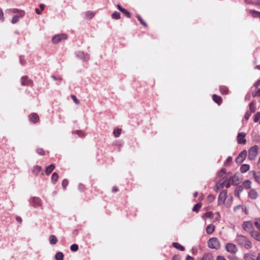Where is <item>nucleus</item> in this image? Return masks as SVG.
<instances>
[{"label": "nucleus", "mask_w": 260, "mask_h": 260, "mask_svg": "<svg viewBox=\"0 0 260 260\" xmlns=\"http://www.w3.org/2000/svg\"><path fill=\"white\" fill-rule=\"evenodd\" d=\"M226 193V190H223L220 193L218 198V205L229 207L232 205V198L231 196H227Z\"/></svg>", "instance_id": "nucleus-1"}, {"label": "nucleus", "mask_w": 260, "mask_h": 260, "mask_svg": "<svg viewBox=\"0 0 260 260\" xmlns=\"http://www.w3.org/2000/svg\"><path fill=\"white\" fill-rule=\"evenodd\" d=\"M236 241L238 244L246 249H250L252 247L251 243L244 236H238L236 238Z\"/></svg>", "instance_id": "nucleus-2"}, {"label": "nucleus", "mask_w": 260, "mask_h": 260, "mask_svg": "<svg viewBox=\"0 0 260 260\" xmlns=\"http://www.w3.org/2000/svg\"><path fill=\"white\" fill-rule=\"evenodd\" d=\"M208 246L213 249H219L220 248V243L219 240L216 237L210 238L207 242Z\"/></svg>", "instance_id": "nucleus-3"}, {"label": "nucleus", "mask_w": 260, "mask_h": 260, "mask_svg": "<svg viewBox=\"0 0 260 260\" xmlns=\"http://www.w3.org/2000/svg\"><path fill=\"white\" fill-rule=\"evenodd\" d=\"M258 147L254 145L251 147L248 150V159L250 160H254L257 156L258 153Z\"/></svg>", "instance_id": "nucleus-4"}, {"label": "nucleus", "mask_w": 260, "mask_h": 260, "mask_svg": "<svg viewBox=\"0 0 260 260\" xmlns=\"http://www.w3.org/2000/svg\"><path fill=\"white\" fill-rule=\"evenodd\" d=\"M67 36L64 34H58L52 38V41L54 44H57L61 41L67 39Z\"/></svg>", "instance_id": "nucleus-5"}, {"label": "nucleus", "mask_w": 260, "mask_h": 260, "mask_svg": "<svg viewBox=\"0 0 260 260\" xmlns=\"http://www.w3.org/2000/svg\"><path fill=\"white\" fill-rule=\"evenodd\" d=\"M226 251L231 253H235L238 251V248L236 245L232 243H228L225 245Z\"/></svg>", "instance_id": "nucleus-6"}, {"label": "nucleus", "mask_w": 260, "mask_h": 260, "mask_svg": "<svg viewBox=\"0 0 260 260\" xmlns=\"http://www.w3.org/2000/svg\"><path fill=\"white\" fill-rule=\"evenodd\" d=\"M30 204L34 207H39L42 206V203L40 199L34 197L30 199Z\"/></svg>", "instance_id": "nucleus-7"}, {"label": "nucleus", "mask_w": 260, "mask_h": 260, "mask_svg": "<svg viewBox=\"0 0 260 260\" xmlns=\"http://www.w3.org/2000/svg\"><path fill=\"white\" fill-rule=\"evenodd\" d=\"M246 133L241 132L238 135L237 142L240 144H245L246 143Z\"/></svg>", "instance_id": "nucleus-8"}, {"label": "nucleus", "mask_w": 260, "mask_h": 260, "mask_svg": "<svg viewBox=\"0 0 260 260\" xmlns=\"http://www.w3.org/2000/svg\"><path fill=\"white\" fill-rule=\"evenodd\" d=\"M243 228L244 230L251 232L253 230V224L251 221H245L243 224Z\"/></svg>", "instance_id": "nucleus-9"}, {"label": "nucleus", "mask_w": 260, "mask_h": 260, "mask_svg": "<svg viewBox=\"0 0 260 260\" xmlns=\"http://www.w3.org/2000/svg\"><path fill=\"white\" fill-rule=\"evenodd\" d=\"M247 156V151L244 150L242 151L237 157L236 161L237 163H241Z\"/></svg>", "instance_id": "nucleus-10"}, {"label": "nucleus", "mask_w": 260, "mask_h": 260, "mask_svg": "<svg viewBox=\"0 0 260 260\" xmlns=\"http://www.w3.org/2000/svg\"><path fill=\"white\" fill-rule=\"evenodd\" d=\"M248 197L252 200L256 199L258 197V193L256 190L251 189L248 192Z\"/></svg>", "instance_id": "nucleus-11"}, {"label": "nucleus", "mask_w": 260, "mask_h": 260, "mask_svg": "<svg viewBox=\"0 0 260 260\" xmlns=\"http://www.w3.org/2000/svg\"><path fill=\"white\" fill-rule=\"evenodd\" d=\"M215 227L212 224H210L207 225L206 229V233L208 235L212 234L215 231Z\"/></svg>", "instance_id": "nucleus-12"}, {"label": "nucleus", "mask_w": 260, "mask_h": 260, "mask_svg": "<svg viewBox=\"0 0 260 260\" xmlns=\"http://www.w3.org/2000/svg\"><path fill=\"white\" fill-rule=\"evenodd\" d=\"M10 13H18L20 17H23L24 15V12L23 11H19L17 9H10L8 11Z\"/></svg>", "instance_id": "nucleus-13"}, {"label": "nucleus", "mask_w": 260, "mask_h": 260, "mask_svg": "<svg viewBox=\"0 0 260 260\" xmlns=\"http://www.w3.org/2000/svg\"><path fill=\"white\" fill-rule=\"evenodd\" d=\"M29 119L31 121L33 122H37L39 120V116L36 113H32L29 116Z\"/></svg>", "instance_id": "nucleus-14"}, {"label": "nucleus", "mask_w": 260, "mask_h": 260, "mask_svg": "<svg viewBox=\"0 0 260 260\" xmlns=\"http://www.w3.org/2000/svg\"><path fill=\"white\" fill-rule=\"evenodd\" d=\"M49 243L52 245H54L57 242V239L54 235H51L49 237Z\"/></svg>", "instance_id": "nucleus-15"}, {"label": "nucleus", "mask_w": 260, "mask_h": 260, "mask_svg": "<svg viewBox=\"0 0 260 260\" xmlns=\"http://www.w3.org/2000/svg\"><path fill=\"white\" fill-rule=\"evenodd\" d=\"M55 166L54 165H50V166H48L46 169V174L47 175H49L54 169Z\"/></svg>", "instance_id": "nucleus-16"}, {"label": "nucleus", "mask_w": 260, "mask_h": 260, "mask_svg": "<svg viewBox=\"0 0 260 260\" xmlns=\"http://www.w3.org/2000/svg\"><path fill=\"white\" fill-rule=\"evenodd\" d=\"M250 167L247 164H243L240 167V171L242 173H245L249 170Z\"/></svg>", "instance_id": "nucleus-17"}, {"label": "nucleus", "mask_w": 260, "mask_h": 260, "mask_svg": "<svg viewBox=\"0 0 260 260\" xmlns=\"http://www.w3.org/2000/svg\"><path fill=\"white\" fill-rule=\"evenodd\" d=\"M249 13L253 17L260 18V12L255 10H250Z\"/></svg>", "instance_id": "nucleus-18"}, {"label": "nucleus", "mask_w": 260, "mask_h": 260, "mask_svg": "<svg viewBox=\"0 0 260 260\" xmlns=\"http://www.w3.org/2000/svg\"><path fill=\"white\" fill-rule=\"evenodd\" d=\"M201 260H213V256L210 253L205 254Z\"/></svg>", "instance_id": "nucleus-19"}, {"label": "nucleus", "mask_w": 260, "mask_h": 260, "mask_svg": "<svg viewBox=\"0 0 260 260\" xmlns=\"http://www.w3.org/2000/svg\"><path fill=\"white\" fill-rule=\"evenodd\" d=\"M245 260H254V256L251 253L245 254L244 256Z\"/></svg>", "instance_id": "nucleus-20"}, {"label": "nucleus", "mask_w": 260, "mask_h": 260, "mask_svg": "<svg viewBox=\"0 0 260 260\" xmlns=\"http://www.w3.org/2000/svg\"><path fill=\"white\" fill-rule=\"evenodd\" d=\"M253 176L255 181L260 183V172H254Z\"/></svg>", "instance_id": "nucleus-21"}, {"label": "nucleus", "mask_w": 260, "mask_h": 260, "mask_svg": "<svg viewBox=\"0 0 260 260\" xmlns=\"http://www.w3.org/2000/svg\"><path fill=\"white\" fill-rule=\"evenodd\" d=\"M251 182L249 180H246L243 183V186L246 189H249L251 186Z\"/></svg>", "instance_id": "nucleus-22"}, {"label": "nucleus", "mask_w": 260, "mask_h": 260, "mask_svg": "<svg viewBox=\"0 0 260 260\" xmlns=\"http://www.w3.org/2000/svg\"><path fill=\"white\" fill-rule=\"evenodd\" d=\"M251 236L253 238L259 241H260V233L257 232H253L252 233Z\"/></svg>", "instance_id": "nucleus-23"}, {"label": "nucleus", "mask_w": 260, "mask_h": 260, "mask_svg": "<svg viewBox=\"0 0 260 260\" xmlns=\"http://www.w3.org/2000/svg\"><path fill=\"white\" fill-rule=\"evenodd\" d=\"M213 100L218 104H219L221 102V99L220 96H217L215 94H213L212 96Z\"/></svg>", "instance_id": "nucleus-24"}, {"label": "nucleus", "mask_w": 260, "mask_h": 260, "mask_svg": "<svg viewBox=\"0 0 260 260\" xmlns=\"http://www.w3.org/2000/svg\"><path fill=\"white\" fill-rule=\"evenodd\" d=\"M42 170V168L40 166H36L34 167L33 169V173L37 175Z\"/></svg>", "instance_id": "nucleus-25"}, {"label": "nucleus", "mask_w": 260, "mask_h": 260, "mask_svg": "<svg viewBox=\"0 0 260 260\" xmlns=\"http://www.w3.org/2000/svg\"><path fill=\"white\" fill-rule=\"evenodd\" d=\"M55 258L56 260H63V254L62 252H59L55 255Z\"/></svg>", "instance_id": "nucleus-26"}, {"label": "nucleus", "mask_w": 260, "mask_h": 260, "mask_svg": "<svg viewBox=\"0 0 260 260\" xmlns=\"http://www.w3.org/2000/svg\"><path fill=\"white\" fill-rule=\"evenodd\" d=\"M95 13L93 12L88 11L85 13L86 18L91 19L94 16Z\"/></svg>", "instance_id": "nucleus-27"}, {"label": "nucleus", "mask_w": 260, "mask_h": 260, "mask_svg": "<svg viewBox=\"0 0 260 260\" xmlns=\"http://www.w3.org/2000/svg\"><path fill=\"white\" fill-rule=\"evenodd\" d=\"M212 215L211 212H208L204 214L202 216V218L206 220L207 218H210Z\"/></svg>", "instance_id": "nucleus-28"}, {"label": "nucleus", "mask_w": 260, "mask_h": 260, "mask_svg": "<svg viewBox=\"0 0 260 260\" xmlns=\"http://www.w3.org/2000/svg\"><path fill=\"white\" fill-rule=\"evenodd\" d=\"M173 245H174V247L175 248H176L177 249H178L181 251L184 250V247L182 245H181L180 244H179L178 243H174Z\"/></svg>", "instance_id": "nucleus-29"}, {"label": "nucleus", "mask_w": 260, "mask_h": 260, "mask_svg": "<svg viewBox=\"0 0 260 260\" xmlns=\"http://www.w3.org/2000/svg\"><path fill=\"white\" fill-rule=\"evenodd\" d=\"M201 203H198L197 204L193 207L192 210L193 211H195V212H198L199 210V209H200V208L201 207Z\"/></svg>", "instance_id": "nucleus-30"}, {"label": "nucleus", "mask_w": 260, "mask_h": 260, "mask_svg": "<svg viewBox=\"0 0 260 260\" xmlns=\"http://www.w3.org/2000/svg\"><path fill=\"white\" fill-rule=\"evenodd\" d=\"M20 16H17V15H15L14 16L12 19V20H11V22L13 24H15L16 23V22H17L19 19V18H20Z\"/></svg>", "instance_id": "nucleus-31"}, {"label": "nucleus", "mask_w": 260, "mask_h": 260, "mask_svg": "<svg viewBox=\"0 0 260 260\" xmlns=\"http://www.w3.org/2000/svg\"><path fill=\"white\" fill-rule=\"evenodd\" d=\"M120 13L117 12H115L114 13H113L112 15V17L113 18V19H118L120 18Z\"/></svg>", "instance_id": "nucleus-32"}, {"label": "nucleus", "mask_w": 260, "mask_h": 260, "mask_svg": "<svg viewBox=\"0 0 260 260\" xmlns=\"http://www.w3.org/2000/svg\"><path fill=\"white\" fill-rule=\"evenodd\" d=\"M121 132V129H115L113 132V135H114L115 137H118L120 135Z\"/></svg>", "instance_id": "nucleus-33"}, {"label": "nucleus", "mask_w": 260, "mask_h": 260, "mask_svg": "<svg viewBox=\"0 0 260 260\" xmlns=\"http://www.w3.org/2000/svg\"><path fill=\"white\" fill-rule=\"evenodd\" d=\"M255 103H251L249 104V109L251 111V112H254L255 110Z\"/></svg>", "instance_id": "nucleus-34"}, {"label": "nucleus", "mask_w": 260, "mask_h": 260, "mask_svg": "<svg viewBox=\"0 0 260 260\" xmlns=\"http://www.w3.org/2000/svg\"><path fill=\"white\" fill-rule=\"evenodd\" d=\"M58 176L56 173H54L51 177V180L53 182H55L58 179Z\"/></svg>", "instance_id": "nucleus-35"}, {"label": "nucleus", "mask_w": 260, "mask_h": 260, "mask_svg": "<svg viewBox=\"0 0 260 260\" xmlns=\"http://www.w3.org/2000/svg\"><path fill=\"white\" fill-rule=\"evenodd\" d=\"M71 249L73 251H76L78 249V246L76 244H72L71 246Z\"/></svg>", "instance_id": "nucleus-36"}, {"label": "nucleus", "mask_w": 260, "mask_h": 260, "mask_svg": "<svg viewBox=\"0 0 260 260\" xmlns=\"http://www.w3.org/2000/svg\"><path fill=\"white\" fill-rule=\"evenodd\" d=\"M260 118V112H257L254 118V121L257 122Z\"/></svg>", "instance_id": "nucleus-37"}, {"label": "nucleus", "mask_w": 260, "mask_h": 260, "mask_svg": "<svg viewBox=\"0 0 260 260\" xmlns=\"http://www.w3.org/2000/svg\"><path fill=\"white\" fill-rule=\"evenodd\" d=\"M254 224L257 229L260 230V219H256L254 222Z\"/></svg>", "instance_id": "nucleus-38"}, {"label": "nucleus", "mask_w": 260, "mask_h": 260, "mask_svg": "<svg viewBox=\"0 0 260 260\" xmlns=\"http://www.w3.org/2000/svg\"><path fill=\"white\" fill-rule=\"evenodd\" d=\"M220 90L222 93L224 94L227 93L228 91V89L225 87H221Z\"/></svg>", "instance_id": "nucleus-39"}, {"label": "nucleus", "mask_w": 260, "mask_h": 260, "mask_svg": "<svg viewBox=\"0 0 260 260\" xmlns=\"http://www.w3.org/2000/svg\"><path fill=\"white\" fill-rule=\"evenodd\" d=\"M137 18L138 19V20H139V21L140 22V23L143 25L144 26H146V24L143 21V20H142V19L141 18V17L139 16V15H137Z\"/></svg>", "instance_id": "nucleus-40"}, {"label": "nucleus", "mask_w": 260, "mask_h": 260, "mask_svg": "<svg viewBox=\"0 0 260 260\" xmlns=\"http://www.w3.org/2000/svg\"><path fill=\"white\" fill-rule=\"evenodd\" d=\"M253 95L254 96H260V88L253 93Z\"/></svg>", "instance_id": "nucleus-41"}, {"label": "nucleus", "mask_w": 260, "mask_h": 260, "mask_svg": "<svg viewBox=\"0 0 260 260\" xmlns=\"http://www.w3.org/2000/svg\"><path fill=\"white\" fill-rule=\"evenodd\" d=\"M72 98L76 104H80L79 101L76 98V97L75 95H72Z\"/></svg>", "instance_id": "nucleus-42"}, {"label": "nucleus", "mask_w": 260, "mask_h": 260, "mask_svg": "<svg viewBox=\"0 0 260 260\" xmlns=\"http://www.w3.org/2000/svg\"><path fill=\"white\" fill-rule=\"evenodd\" d=\"M207 200L209 202H212L214 200V197L212 195H209L207 198Z\"/></svg>", "instance_id": "nucleus-43"}, {"label": "nucleus", "mask_w": 260, "mask_h": 260, "mask_svg": "<svg viewBox=\"0 0 260 260\" xmlns=\"http://www.w3.org/2000/svg\"><path fill=\"white\" fill-rule=\"evenodd\" d=\"M27 79V78L25 77H23L21 78V82H22V85H25V84H27V83H26Z\"/></svg>", "instance_id": "nucleus-44"}, {"label": "nucleus", "mask_w": 260, "mask_h": 260, "mask_svg": "<svg viewBox=\"0 0 260 260\" xmlns=\"http://www.w3.org/2000/svg\"><path fill=\"white\" fill-rule=\"evenodd\" d=\"M62 186H63V188H66V186L68 184V181L67 180H66V179L63 180V181H62Z\"/></svg>", "instance_id": "nucleus-45"}, {"label": "nucleus", "mask_w": 260, "mask_h": 260, "mask_svg": "<svg viewBox=\"0 0 260 260\" xmlns=\"http://www.w3.org/2000/svg\"><path fill=\"white\" fill-rule=\"evenodd\" d=\"M121 12H122L124 14H125L129 18L131 17L130 13L125 9H123V10H122V11Z\"/></svg>", "instance_id": "nucleus-46"}, {"label": "nucleus", "mask_w": 260, "mask_h": 260, "mask_svg": "<svg viewBox=\"0 0 260 260\" xmlns=\"http://www.w3.org/2000/svg\"><path fill=\"white\" fill-rule=\"evenodd\" d=\"M0 20L2 21H3L4 20V13H3V11H2V10L1 9H0Z\"/></svg>", "instance_id": "nucleus-47"}, {"label": "nucleus", "mask_w": 260, "mask_h": 260, "mask_svg": "<svg viewBox=\"0 0 260 260\" xmlns=\"http://www.w3.org/2000/svg\"><path fill=\"white\" fill-rule=\"evenodd\" d=\"M37 153L40 155H44V152L43 149H39L37 150Z\"/></svg>", "instance_id": "nucleus-48"}, {"label": "nucleus", "mask_w": 260, "mask_h": 260, "mask_svg": "<svg viewBox=\"0 0 260 260\" xmlns=\"http://www.w3.org/2000/svg\"><path fill=\"white\" fill-rule=\"evenodd\" d=\"M251 115L250 113H246L244 116V118L247 120H248Z\"/></svg>", "instance_id": "nucleus-49"}, {"label": "nucleus", "mask_w": 260, "mask_h": 260, "mask_svg": "<svg viewBox=\"0 0 260 260\" xmlns=\"http://www.w3.org/2000/svg\"><path fill=\"white\" fill-rule=\"evenodd\" d=\"M232 160V157L231 156H229L227 158L226 161L225 162V164H226L230 163V162H231Z\"/></svg>", "instance_id": "nucleus-50"}, {"label": "nucleus", "mask_w": 260, "mask_h": 260, "mask_svg": "<svg viewBox=\"0 0 260 260\" xmlns=\"http://www.w3.org/2000/svg\"><path fill=\"white\" fill-rule=\"evenodd\" d=\"M216 260H226V259L222 256H218Z\"/></svg>", "instance_id": "nucleus-51"}, {"label": "nucleus", "mask_w": 260, "mask_h": 260, "mask_svg": "<svg viewBox=\"0 0 260 260\" xmlns=\"http://www.w3.org/2000/svg\"><path fill=\"white\" fill-rule=\"evenodd\" d=\"M242 190H243V188L241 186H238L236 188V192H237V191L240 192V191H242Z\"/></svg>", "instance_id": "nucleus-52"}, {"label": "nucleus", "mask_w": 260, "mask_h": 260, "mask_svg": "<svg viewBox=\"0 0 260 260\" xmlns=\"http://www.w3.org/2000/svg\"><path fill=\"white\" fill-rule=\"evenodd\" d=\"M225 169H222L220 172L219 173V175H221L222 174H225Z\"/></svg>", "instance_id": "nucleus-53"}, {"label": "nucleus", "mask_w": 260, "mask_h": 260, "mask_svg": "<svg viewBox=\"0 0 260 260\" xmlns=\"http://www.w3.org/2000/svg\"><path fill=\"white\" fill-rule=\"evenodd\" d=\"M260 85V79L258 80L254 84V86L256 87Z\"/></svg>", "instance_id": "nucleus-54"}, {"label": "nucleus", "mask_w": 260, "mask_h": 260, "mask_svg": "<svg viewBox=\"0 0 260 260\" xmlns=\"http://www.w3.org/2000/svg\"><path fill=\"white\" fill-rule=\"evenodd\" d=\"M36 11V12L38 14H40L42 12V11H41V10H39V9L37 8L35 10Z\"/></svg>", "instance_id": "nucleus-55"}, {"label": "nucleus", "mask_w": 260, "mask_h": 260, "mask_svg": "<svg viewBox=\"0 0 260 260\" xmlns=\"http://www.w3.org/2000/svg\"><path fill=\"white\" fill-rule=\"evenodd\" d=\"M118 9L121 12L122 11L124 8H122L119 5H117V6Z\"/></svg>", "instance_id": "nucleus-56"}, {"label": "nucleus", "mask_w": 260, "mask_h": 260, "mask_svg": "<svg viewBox=\"0 0 260 260\" xmlns=\"http://www.w3.org/2000/svg\"><path fill=\"white\" fill-rule=\"evenodd\" d=\"M186 260H193V258L189 255H188L186 258Z\"/></svg>", "instance_id": "nucleus-57"}, {"label": "nucleus", "mask_w": 260, "mask_h": 260, "mask_svg": "<svg viewBox=\"0 0 260 260\" xmlns=\"http://www.w3.org/2000/svg\"><path fill=\"white\" fill-rule=\"evenodd\" d=\"M240 208H241V206H237L234 208V210L235 211H236L237 210L240 209Z\"/></svg>", "instance_id": "nucleus-58"}, {"label": "nucleus", "mask_w": 260, "mask_h": 260, "mask_svg": "<svg viewBox=\"0 0 260 260\" xmlns=\"http://www.w3.org/2000/svg\"><path fill=\"white\" fill-rule=\"evenodd\" d=\"M40 7L41 8V11H43L44 10V9L45 6L43 4H41L40 5Z\"/></svg>", "instance_id": "nucleus-59"}, {"label": "nucleus", "mask_w": 260, "mask_h": 260, "mask_svg": "<svg viewBox=\"0 0 260 260\" xmlns=\"http://www.w3.org/2000/svg\"><path fill=\"white\" fill-rule=\"evenodd\" d=\"M179 258L178 256H175L173 257V260H179Z\"/></svg>", "instance_id": "nucleus-60"}, {"label": "nucleus", "mask_w": 260, "mask_h": 260, "mask_svg": "<svg viewBox=\"0 0 260 260\" xmlns=\"http://www.w3.org/2000/svg\"><path fill=\"white\" fill-rule=\"evenodd\" d=\"M16 220H17L18 221H19V222H21V220H21V217H17L16 218Z\"/></svg>", "instance_id": "nucleus-61"}, {"label": "nucleus", "mask_w": 260, "mask_h": 260, "mask_svg": "<svg viewBox=\"0 0 260 260\" xmlns=\"http://www.w3.org/2000/svg\"><path fill=\"white\" fill-rule=\"evenodd\" d=\"M256 5H257L258 6H259L260 7V0L257 1L256 2Z\"/></svg>", "instance_id": "nucleus-62"}, {"label": "nucleus", "mask_w": 260, "mask_h": 260, "mask_svg": "<svg viewBox=\"0 0 260 260\" xmlns=\"http://www.w3.org/2000/svg\"><path fill=\"white\" fill-rule=\"evenodd\" d=\"M257 165L260 167V157L258 158V160L257 161Z\"/></svg>", "instance_id": "nucleus-63"}, {"label": "nucleus", "mask_w": 260, "mask_h": 260, "mask_svg": "<svg viewBox=\"0 0 260 260\" xmlns=\"http://www.w3.org/2000/svg\"><path fill=\"white\" fill-rule=\"evenodd\" d=\"M257 260H260V253L258 254V256L257 257Z\"/></svg>", "instance_id": "nucleus-64"}]
</instances>
